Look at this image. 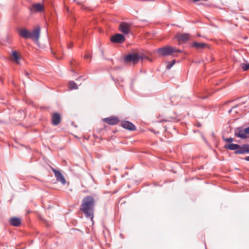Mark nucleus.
Masks as SVG:
<instances>
[{"label":"nucleus","instance_id":"nucleus-17","mask_svg":"<svg viewBox=\"0 0 249 249\" xmlns=\"http://www.w3.org/2000/svg\"><path fill=\"white\" fill-rule=\"evenodd\" d=\"M225 147L229 149L234 150L238 149L239 145L237 144L230 143L228 145H226Z\"/></svg>","mask_w":249,"mask_h":249},{"label":"nucleus","instance_id":"nucleus-6","mask_svg":"<svg viewBox=\"0 0 249 249\" xmlns=\"http://www.w3.org/2000/svg\"><path fill=\"white\" fill-rule=\"evenodd\" d=\"M103 121L106 123L111 125L117 124L119 122L118 118L115 116H110L104 118Z\"/></svg>","mask_w":249,"mask_h":249},{"label":"nucleus","instance_id":"nucleus-5","mask_svg":"<svg viewBox=\"0 0 249 249\" xmlns=\"http://www.w3.org/2000/svg\"><path fill=\"white\" fill-rule=\"evenodd\" d=\"M53 172L54 174L55 177L56 178V180L58 181H60L63 185H65L66 183V180L64 178L62 174L59 171L56 170L52 168Z\"/></svg>","mask_w":249,"mask_h":249},{"label":"nucleus","instance_id":"nucleus-22","mask_svg":"<svg viewBox=\"0 0 249 249\" xmlns=\"http://www.w3.org/2000/svg\"><path fill=\"white\" fill-rule=\"evenodd\" d=\"M244 151H246V153H249V145L246 144L243 146Z\"/></svg>","mask_w":249,"mask_h":249},{"label":"nucleus","instance_id":"nucleus-24","mask_svg":"<svg viewBox=\"0 0 249 249\" xmlns=\"http://www.w3.org/2000/svg\"><path fill=\"white\" fill-rule=\"evenodd\" d=\"M223 140H224V141H225L227 142H231L233 140V138H232L223 139Z\"/></svg>","mask_w":249,"mask_h":249},{"label":"nucleus","instance_id":"nucleus-1","mask_svg":"<svg viewBox=\"0 0 249 249\" xmlns=\"http://www.w3.org/2000/svg\"><path fill=\"white\" fill-rule=\"evenodd\" d=\"M95 200L92 196H88L85 197L82 201L80 209L87 217L92 219L93 217L94 206Z\"/></svg>","mask_w":249,"mask_h":249},{"label":"nucleus","instance_id":"nucleus-3","mask_svg":"<svg viewBox=\"0 0 249 249\" xmlns=\"http://www.w3.org/2000/svg\"><path fill=\"white\" fill-rule=\"evenodd\" d=\"M157 52L160 55L166 56L173 55L175 53H181V51L175 47L167 46L157 49Z\"/></svg>","mask_w":249,"mask_h":249},{"label":"nucleus","instance_id":"nucleus-23","mask_svg":"<svg viewBox=\"0 0 249 249\" xmlns=\"http://www.w3.org/2000/svg\"><path fill=\"white\" fill-rule=\"evenodd\" d=\"M118 84L121 86V87H123L124 86L123 85L121 84V82H124V79L121 78L120 79H118Z\"/></svg>","mask_w":249,"mask_h":249},{"label":"nucleus","instance_id":"nucleus-7","mask_svg":"<svg viewBox=\"0 0 249 249\" xmlns=\"http://www.w3.org/2000/svg\"><path fill=\"white\" fill-rule=\"evenodd\" d=\"M124 35L118 34L113 36L111 38V41L114 43H123L124 41Z\"/></svg>","mask_w":249,"mask_h":249},{"label":"nucleus","instance_id":"nucleus-13","mask_svg":"<svg viewBox=\"0 0 249 249\" xmlns=\"http://www.w3.org/2000/svg\"><path fill=\"white\" fill-rule=\"evenodd\" d=\"M235 135L236 137L242 139L248 138V136L246 135V134L244 132V130L240 128H237L235 130Z\"/></svg>","mask_w":249,"mask_h":249},{"label":"nucleus","instance_id":"nucleus-31","mask_svg":"<svg viewBox=\"0 0 249 249\" xmlns=\"http://www.w3.org/2000/svg\"><path fill=\"white\" fill-rule=\"evenodd\" d=\"M172 120H173V118H171L170 120H168V121H172Z\"/></svg>","mask_w":249,"mask_h":249},{"label":"nucleus","instance_id":"nucleus-18","mask_svg":"<svg viewBox=\"0 0 249 249\" xmlns=\"http://www.w3.org/2000/svg\"><path fill=\"white\" fill-rule=\"evenodd\" d=\"M69 88L70 89H78V86L74 82L70 81L69 83Z\"/></svg>","mask_w":249,"mask_h":249},{"label":"nucleus","instance_id":"nucleus-19","mask_svg":"<svg viewBox=\"0 0 249 249\" xmlns=\"http://www.w3.org/2000/svg\"><path fill=\"white\" fill-rule=\"evenodd\" d=\"M240 67L244 71H247L249 69V63H241L240 65Z\"/></svg>","mask_w":249,"mask_h":249},{"label":"nucleus","instance_id":"nucleus-2","mask_svg":"<svg viewBox=\"0 0 249 249\" xmlns=\"http://www.w3.org/2000/svg\"><path fill=\"white\" fill-rule=\"evenodd\" d=\"M18 33L21 37L25 39L30 38L37 43L40 37V28L36 26L32 32L25 28H20L18 30Z\"/></svg>","mask_w":249,"mask_h":249},{"label":"nucleus","instance_id":"nucleus-8","mask_svg":"<svg viewBox=\"0 0 249 249\" xmlns=\"http://www.w3.org/2000/svg\"><path fill=\"white\" fill-rule=\"evenodd\" d=\"M61 116L58 113H54L52 114V122L54 125H57L61 122Z\"/></svg>","mask_w":249,"mask_h":249},{"label":"nucleus","instance_id":"nucleus-16","mask_svg":"<svg viewBox=\"0 0 249 249\" xmlns=\"http://www.w3.org/2000/svg\"><path fill=\"white\" fill-rule=\"evenodd\" d=\"M9 222L12 226L18 227L21 224V219L18 217H12L9 219Z\"/></svg>","mask_w":249,"mask_h":249},{"label":"nucleus","instance_id":"nucleus-9","mask_svg":"<svg viewBox=\"0 0 249 249\" xmlns=\"http://www.w3.org/2000/svg\"><path fill=\"white\" fill-rule=\"evenodd\" d=\"M20 59V56L16 51H14L12 52V54L10 57V60L15 62L17 64H19V60Z\"/></svg>","mask_w":249,"mask_h":249},{"label":"nucleus","instance_id":"nucleus-20","mask_svg":"<svg viewBox=\"0 0 249 249\" xmlns=\"http://www.w3.org/2000/svg\"><path fill=\"white\" fill-rule=\"evenodd\" d=\"M176 63V60H173L171 62H168L166 65V68L168 69H171L173 66Z\"/></svg>","mask_w":249,"mask_h":249},{"label":"nucleus","instance_id":"nucleus-25","mask_svg":"<svg viewBox=\"0 0 249 249\" xmlns=\"http://www.w3.org/2000/svg\"><path fill=\"white\" fill-rule=\"evenodd\" d=\"M244 132L246 134V135L247 136V135H249V127L246 128H245L244 129Z\"/></svg>","mask_w":249,"mask_h":249},{"label":"nucleus","instance_id":"nucleus-26","mask_svg":"<svg viewBox=\"0 0 249 249\" xmlns=\"http://www.w3.org/2000/svg\"><path fill=\"white\" fill-rule=\"evenodd\" d=\"M72 45H73L72 43H70L68 45V48L69 49H71L72 48Z\"/></svg>","mask_w":249,"mask_h":249},{"label":"nucleus","instance_id":"nucleus-10","mask_svg":"<svg viewBox=\"0 0 249 249\" xmlns=\"http://www.w3.org/2000/svg\"><path fill=\"white\" fill-rule=\"evenodd\" d=\"M30 10L31 12H41L43 10V6L40 3H35L32 5Z\"/></svg>","mask_w":249,"mask_h":249},{"label":"nucleus","instance_id":"nucleus-21","mask_svg":"<svg viewBox=\"0 0 249 249\" xmlns=\"http://www.w3.org/2000/svg\"><path fill=\"white\" fill-rule=\"evenodd\" d=\"M235 153L236 154H243V153H245L246 151H244V150L243 149V147L242 146V147L237 149V150L235 152Z\"/></svg>","mask_w":249,"mask_h":249},{"label":"nucleus","instance_id":"nucleus-11","mask_svg":"<svg viewBox=\"0 0 249 249\" xmlns=\"http://www.w3.org/2000/svg\"><path fill=\"white\" fill-rule=\"evenodd\" d=\"M120 30L124 34H128L130 31L129 24L125 22H122L120 25Z\"/></svg>","mask_w":249,"mask_h":249},{"label":"nucleus","instance_id":"nucleus-27","mask_svg":"<svg viewBox=\"0 0 249 249\" xmlns=\"http://www.w3.org/2000/svg\"><path fill=\"white\" fill-rule=\"evenodd\" d=\"M85 57L87 59H90V55H86L85 56Z\"/></svg>","mask_w":249,"mask_h":249},{"label":"nucleus","instance_id":"nucleus-12","mask_svg":"<svg viewBox=\"0 0 249 249\" xmlns=\"http://www.w3.org/2000/svg\"><path fill=\"white\" fill-rule=\"evenodd\" d=\"M122 126L128 130H135L136 127L131 123L128 121H124L122 123Z\"/></svg>","mask_w":249,"mask_h":249},{"label":"nucleus","instance_id":"nucleus-15","mask_svg":"<svg viewBox=\"0 0 249 249\" xmlns=\"http://www.w3.org/2000/svg\"><path fill=\"white\" fill-rule=\"evenodd\" d=\"M192 47L195 48L197 50H202L207 47V44L204 43H198L195 42L191 45Z\"/></svg>","mask_w":249,"mask_h":249},{"label":"nucleus","instance_id":"nucleus-30","mask_svg":"<svg viewBox=\"0 0 249 249\" xmlns=\"http://www.w3.org/2000/svg\"><path fill=\"white\" fill-rule=\"evenodd\" d=\"M74 1L78 3H79V2H78V0H73Z\"/></svg>","mask_w":249,"mask_h":249},{"label":"nucleus","instance_id":"nucleus-29","mask_svg":"<svg viewBox=\"0 0 249 249\" xmlns=\"http://www.w3.org/2000/svg\"><path fill=\"white\" fill-rule=\"evenodd\" d=\"M245 160H246L249 161V156L246 157Z\"/></svg>","mask_w":249,"mask_h":249},{"label":"nucleus","instance_id":"nucleus-4","mask_svg":"<svg viewBox=\"0 0 249 249\" xmlns=\"http://www.w3.org/2000/svg\"><path fill=\"white\" fill-rule=\"evenodd\" d=\"M140 59V56L137 53H132L128 54L125 58L126 62H132L133 64L137 63Z\"/></svg>","mask_w":249,"mask_h":249},{"label":"nucleus","instance_id":"nucleus-28","mask_svg":"<svg viewBox=\"0 0 249 249\" xmlns=\"http://www.w3.org/2000/svg\"><path fill=\"white\" fill-rule=\"evenodd\" d=\"M25 74L26 76H28L29 75V73L27 71L25 72Z\"/></svg>","mask_w":249,"mask_h":249},{"label":"nucleus","instance_id":"nucleus-14","mask_svg":"<svg viewBox=\"0 0 249 249\" xmlns=\"http://www.w3.org/2000/svg\"><path fill=\"white\" fill-rule=\"evenodd\" d=\"M177 38L178 41L185 42L190 38V35L189 34H182L177 36Z\"/></svg>","mask_w":249,"mask_h":249}]
</instances>
